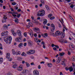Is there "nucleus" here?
<instances>
[{"instance_id": "nucleus-46", "label": "nucleus", "mask_w": 75, "mask_h": 75, "mask_svg": "<svg viewBox=\"0 0 75 75\" xmlns=\"http://www.w3.org/2000/svg\"><path fill=\"white\" fill-rule=\"evenodd\" d=\"M12 5H13V6H15V5H16V3L15 2H13L12 3Z\"/></svg>"}, {"instance_id": "nucleus-1", "label": "nucleus", "mask_w": 75, "mask_h": 75, "mask_svg": "<svg viewBox=\"0 0 75 75\" xmlns=\"http://www.w3.org/2000/svg\"><path fill=\"white\" fill-rule=\"evenodd\" d=\"M11 40H12V38L10 36H8L7 38H5L4 39V41H5L6 44H8V41L9 44H11Z\"/></svg>"}, {"instance_id": "nucleus-28", "label": "nucleus", "mask_w": 75, "mask_h": 75, "mask_svg": "<svg viewBox=\"0 0 75 75\" xmlns=\"http://www.w3.org/2000/svg\"><path fill=\"white\" fill-rule=\"evenodd\" d=\"M71 59L72 60V61H75V57L74 56H73L72 57Z\"/></svg>"}, {"instance_id": "nucleus-3", "label": "nucleus", "mask_w": 75, "mask_h": 75, "mask_svg": "<svg viewBox=\"0 0 75 75\" xmlns=\"http://www.w3.org/2000/svg\"><path fill=\"white\" fill-rule=\"evenodd\" d=\"M22 37L19 36L18 38H16L15 39L16 41V42H22Z\"/></svg>"}, {"instance_id": "nucleus-13", "label": "nucleus", "mask_w": 75, "mask_h": 75, "mask_svg": "<svg viewBox=\"0 0 75 75\" xmlns=\"http://www.w3.org/2000/svg\"><path fill=\"white\" fill-rule=\"evenodd\" d=\"M41 44H42V45H43V48H45V42H44V41H42L41 42Z\"/></svg>"}, {"instance_id": "nucleus-32", "label": "nucleus", "mask_w": 75, "mask_h": 75, "mask_svg": "<svg viewBox=\"0 0 75 75\" xmlns=\"http://www.w3.org/2000/svg\"><path fill=\"white\" fill-rule=\"evenodd\" d=\"M55 29V27H54V28H52V29H51V27H50V30L51 31L53 32L54 31V30Z\"/></svg>"}, {"instance_id": "nucleus-61", "label": "nucleus", "mask_w": 75, "mask_h": 75, "mask_svg": "<svg viewBox=\"0 0 75 75\" xmlns=\"http://www.w3.org/2000/svg\"><path fill=\"white\" fill-rule=\"evenodd\" d=\"M34 36L35 37H37V34L35 33V34L34 35Z\"/></svg>"}, {"instance_id": "nucleus-4", "label": "nucleus", "mask_w": 75, "mask_h": 75, "mask_svg": "<svg viewBox=\"0 0 75 75\" xmlns=\"http://www.w3.org/2000/svg\"><path fill=\"white\" fill-rule=\"evenodd\" d=\"M8 31H5V32H3L1 33V35L2 36L8 35Z\"/></svg>"}, {"instance_id": "nucleus-53", "label": "nucleus", "mask_w": 75, "mask_h": 75, "mask_svg": "<svg viewBox=\"0 0 75 75\" xmlns=\"http://www.w3.org/2000/svg\"><path fill=\"white\" fill-rule=\"evenodd\" d=\"M65 69L66 71H68V69H69V68H68V67H66L65 68Z\"/></svg>"}, {"instance_id": "nucleus-22", "label": "nucleus", "mask_w": 75, "mask_h": 75, "mask_svg": "<svg viewBox=\"0 0 75 75\" xmlns=\"http://www.w3.org/2000/svg\"><path fill=\"white\" fill-rule=\"evenodd\" d=\"M21 56H24V57H26L27 55L26 54H25L24 52H23L22 54H21Z\"/></svg>"}, {"instance_id": "nucleus-49", "label": "nucleus", "mask_w": 75, "mask_h": 75, "mask_svg": "<svg viewBox=\"0 0 75 75\" xmlns=\"http://www.w3.org/2000/svg\"><path fill=\"white\" fill-rule=\"evenodd\" d=\"M70 7H71V8H73L74 7V5H73V4L71 5V6H70Z\"/></svg>"}, {"instance_id": "nucleus-30", "label": "nucleus", "mask_w": 75, "mask_h": 75, "mask_svg": "<svg viewBox=\"0 0 75 75\" xmlns=\"http://www.w3.org/2000/svg\"><path fill=\"white\" fill-rule=\"evenodd\" d=\"M35 41L36 42H38V38H36L34 39Z\"/></svg>"}, {"instance_id": "nucleus-44", "label": "nucleus", "mask_w": 75, "mask_h": 75, "mask_svg": "<svg viewBox=\"0 0 75 75\" xmlns=\"http://www.w3.org/2000/svg\"><path fill=\"white\" fill-rule=\"evenodd\" d=\"M24 36H25V37H27V33H24Z\"/></svg>"}, {"instance_id": "nucleus-21", "label": "nucleus", "mask_w": 75, "mask_h": 75, "mask_svg": "<svg viewBox=\"0 0 75 75\" xmlns=\"http://www.w3.org/2000/svg\"><path fill=\"white\" fill-rule=\"evenodd\" d=\"M58 58V60L57 61V62L58 63H59L60 61H61V57H59Z\"/></svg>"}, {"instance_id": "nucleus-38", "label": "nucleus", "mask_w": 75, "mask_h": 75, "mask_svg": "<svg viewBox=\"0 0 75 75\" xmlns=\"http://www.w3.org/2000/svg\"><path fill=\"white\" fill-rule=\"evenodd\" d=\"M27 54H31V50H30L28 52H27Z\"/></svg>"}, {"instance_id": "nucleus-24", "label": "nucleus", "mask_w": 75, "mask_h": 75, "mask_svg": "<svg viewBox=\"0 0 75 75\" xmlns=\"http://www.w3.org/2000/svg\"><path fill=\"white\" fill-rule=\"evenodd\" d=\"M47 66L48 67H52V64L51 63H49L48 64Z\"/></svg>"}, {"instance_id": "nucleus-40", "label": "nucleus", "mask_w": 75, "mask_h": 75, "mask_svg": "<svg viewBox=\"0 0 75 75\" xmlns=\"http://www.w3.org/2000/svg\"><path fill=\"white\" fill-rule=\"evenodd\" d=\"M52 14H50L49 15H48V17L49 18H50V17H51V16H52Z\"/></svg>"}, {"instance_id": "nucleus-5", "label": "nucleus", "mask_w": 75, "mask_h": 75, "mask_svg": "<svg viewBox=\"0 0 75 75\" xmlns=\"http://www.w3.org/2000/svg\"><path fill=\"white\" fill-rule=\"evenodd\" d=\"M33 74L34 75H39V72L37 70H35L33 71Z\"/></svg>"}, {"instance_id": "nucleus-33", "label": "nucleus", "mask_w": 75, "mask_h": 75, "mask_svg": "<svg viewBox=\"0 0 75 75\" xmlns=\"http://www.w3.org/2000/svg\"><path fill=\"white\" fill-rule=\"evenodd\" d=\"M27 71H28L27 70L24 69L23 70V72L24 73H25V74H26L27 73Z\"/></svg>"}, {"instance_id": "nucleus-60", "label": "nucleus", "mask_w": 75, "mask_h": 75, "mask_svg": "<svg viewBox=\"0 0 75 75\" xmlns=\"http://www.w3.org/2000/svg\"><path fill=\"white\" fill-rule=\"evenodd\" d=\"M31 18H32V20H34L35 19H34V17L33 16H32L31 17Z\"/></svg>"}, {"instance_id": "nucleus-39", "label": "nucleus", "mask_w": 75, "mask_h": 75, "mask_svg": "<svg viewBox=\"0 0 75 75\" xmlns=\"http://www.w3.org/2000/svg\"><path fill=\"white\" fill-rule=\"evenodd\" d=\"M36 21V20L35 19H33V20H32V23H35V22Z\"/></svg>"}, {"instance_id": "nucleus-27", "label": "nucleus", "mask_w": 75, "mask_h": 75, "mask_svg": "<svg viewBox=\"0 0 75 75\" xmlns=\"http://www.w3.org/2000/svg\"><path fill=\"white\" fill-rule=\"evenodd\" d=\"M23 45V44L22 43H20L19 44L18 46L19 48H21V46H22Z\"/></svg>"}, {"instance_id": "nucleus-63", "label": "nucleus", "mask_w": 75, "mask_h": 75, "mask_svg": "<svg viewBox=\"0 0 75 75\" xmlns=\"http://www.w3.org/2000/svg\"><path fill=\"white\" fill-rule=\"evenodd\" d=\"M0 2L1 3H3V0H0Z\"/></svg>"}, {"instance_id": "nucleus-20", "label": "nucleus", "mask_w": 75, "mask_h": 75, "mask_svg": "<svg viewBox=\"0 0 75 75\" xmlns=\"http://www.w3.org/2000/svg\"><path fill=\"white\" fill-rule=\"evenodd\" d=\"M43 21V24L45 25V24H47V20L46 19H44Z\"/></svg>"}, {"instance_id": "nucleus-42", "label": "nucleus", "mask_w": 75, "mask_h": 75, "mask_svg": "<svg viewBox=\"0 0 75 75\" xmlns=\"http://www.w3.org/2000/svg\"><path fill=\"white\" fill-rule=\"evenodd\" d=\"M41 2L42 3V4H44V3H45L44 2V1L43 0H41Z\"/></svg>"}, {"instance_id": "nucleus-18", "label": "nucleus", "mask_w": 75, "mask_h": 75, "mask_svg": "<svg viewBox=\"0 0 75 75\" xmlns=\"http://www.w3.org/2000/svg\"><path fill=\"white\" fill-rule=\"evenodd\" d=\"M35 30H36V31H39L38 33H40V29H39V28H35Z\"/></svg>"}, {"instance_id": "nucleus-25", "label": "nucleus", "mask_w": 75, "mask_h": 75, "mask_svg": "<svg viewBox=\"0 0 75 75\" xmlns=\"http://www.w3.org/2000/svg\"><path fill=\"white\" fill-rule=\"evenodd\" d=\"M64 54H65V53L64 52L60 53L59 54V55L60 57L61 56H63V55H64Z\"/></svg>"}, {"instance_id": "nucleus-41", "label": "nucleus", "mask_w": 75, "mask_h": 75, "mask_svg": "<svg viewBox=\"0 0 75 75\" xmlns=\"http://www.w3.org/2000/svg\"><path fill=\"white\" fill-rule=\"evenodd\" d=\"M18 60H21V59H22V58L21 57H18Z\"/></svg>"}, {"instance_id": "nucleus-15", "label": "nucleus", "mask_w": 75, "mask_h": 75, "mask_svg": "<svg viewBox=\"0 0 75 75\" xmlns=\"http://www.w3.org/2000/svg\"><path fill=\"white\" fill-rule=\"evenodd\" d=\"M69 70L70 71V72H71L73 71L74 69L72 68V67H70L69 68Z\"/></svg>"}, {"instance_id": "nucleus-17", "label": "nucleus", "mask_w": 75, "mask_h": 75, "mask_svg": "<svg viewBox=\"0 0 75 75\" xmlns=\"http://www.w3.org/2000/svg\"><path fill=\"white\" fill-rule=\"evenodd\" d=\"M16 19L15 20V22L16 24H18V20L17 18H15Z\"/></svg>"}, {"instance_id": "nucleus-62", "label": "nucleus", "mask_w": 75, "mask_h": 75, "mask_svg": "<svg viewBox=\"0 0 75 75\" xmlns=\"http://www.w3.org/2000/svg\"><path fill=\"white\" fill-rule=\"evenodd\" d=\"M6 56H10V53H8L6 54Z\"/></svg>"}, {"instance_id": "nucleus-59", "label": "nucleus", "mask_w": 75, "mask_h": 75, "mask_svg": "<svg viewBox=\"0 0 75 75\" xmlns=\"http://www.w3.org/2000/svg\"><path fill=\"white\" fill-rule=\"evenodd\" d=\"M38 69H41V66H40V65H39L38 66Z\"/></svg>"}, {"instance_id": "nucleus-34", "label": "nucleus", "mask_w": 75, "mask_h": 75, "mask_svg": "<svg viewBox=\"0 0 75 75\" xmlns=\"http://www.w3.org/2000/svg\"><path fill=\"white\" fill-rule=\"evenodd\" d=\"M69 17L71 19L72 21L74 22V19H73V18H72V17H71V16L69 15Z\"/></svg>"}, {"instance_id": "nucleus-12", "label": "nucleus", "mask_w": 75, "mask_h": 75, "mask_svg": "<svg viewBox=\"0 0 75 75\" xmlns=\"http://www.w3.org/2000/svg\"><path fill=\"white\" fill-rule=\"evenodd\" d=\"M17 69L18 71H22V70H23V67L21 66H20Z\"/></svg>"}, {"instance_id": "nucleus-37", "label": "nucleus", "mask_w": 75, "mask_h": 75, "mask_svg": "<svg viewBox=\"0 0 75 75\" xmlns=\"http://www.w3.org/2000/svg\"><path fill=\"white\" fill-rule=\"evenodd\" d=\"M17 64H15L13 66V68H16V67H17Z\"/></svg>"}, {"instance_id": "nucleus-26", "label": "nucleus", "mask_w": 75, "mask_h": 75, "mask_svg": "<svg viewBox=\"0 0 75 75\" xmlns=\"http://www.w3.org/2000/svg\"><path fill=\"white\" fill-rule=\"evenodd\" d=\"M4 28L5 29H7L8 28V26H7L6 24L4 25Z\"/></svg>"}, {"instance_id": "nucleus-36", "label": "nucleus", "mask_w": 75, "mask_h": 75, "mask_svg": "<svg viewBox=\"0 0 75 75\" xmlns=\"http://www.w3.org/2000/svg\"><path fill=\"white\" fill-rule=\"evenodd\" d=\"M31 54H34L35 52V51L34 50H31Z\"/></svg>"}, {"instance_id": "nucleus-58", "label": "nucleus", "mask_w": 75, "mask_h": 75, "mask_svg": "<svg viewBox=\"0 0 75 75\" xmlns=\"http://www.w3.org/2000/svg\"><path fill=\"white\" fill-rule=\"evenodd\" d=\"M45 36H46V37H48V34H47V33H46L45 34Z\"/></svg>"}, {"instance_id": "nucleus-48", "label": "nucleus", "mask_w": 75, "mask_h": 75, "mask_svg": "<svg viewBox=\"0 0 75 75\" xmlns=\"http://www.w3.org/2000/svg\"><path fill=\"white\" fill-rule=\"evenodd\" d=\"M26 73H24L23 72H22L21 74V75H26Z\"/></svg>"}, {"instance_id": "nucleus-43", "label": "nucleus", "mask_w": 75, "mask_h": 75, "mask_svg": "<svg viewBox=\"0 0 75 75\" xmlns=\"http://www.w3.org/2000/svg\"><path fill=\"white\" fill-rule=\"evenodd\" d=\"M54 18H55V17H52L50 18V19L51 20H53V19H54Z\"/></svg>"}, {"instance_id": "nucleus-57", "label": "nucleus", "mask_w": 75, "mask_h": 75, "mask_svg": "<svg viewBox=\"0 0 75 75\" xmlns=\"http://www.w3.org/2000/svg\"><path fill=\"white\" fill-rule=\"evenodd\" d=\"M53 49L54 51H56V50H57V48H56V47H54Z\"/></svg>"}, {"instance_id": "nucleus-45", "label": "nucleus", "mask_w": 75, "mask_h": 75, "mask_svg": "<svg viewBox=\"0 0 75 75\" xmlns=\"http://www.w3.org/2000/svg\"><path fill=\"white\" fill-rule=\"evenodd\" d=\"M61 42H62V43H64L65 40H61Z\"/></svg>"}, {"instance_id": "nucleus-14", "label": "nucleus", "mask_w": 75, "mask_h": 75, "mask_svg": "<svg viewBox=\"0 0 75 75\" xmlns=\"http://www.w3.org/2000/svg\"><path fill=\"white\" fill-rule=\"evenodd\" d=\"M16 55H21V52L20 51H16Z\"/></svg>"}, {"instance_id": "nucleus-6", "label": "nucleus", "mask_w": 75, "mask_h": 75, "mask_svg": "<svg viewBox=\"0 0 75 75\" xmlns=\"http://www.w3.org/2000/svg\"><path fill=\"white\" fill-rule=\"evenodd\" d=\"M28 44L29 47H32L33 46V42L31 40H28Z\"/></svg>"}, {"instance_id": "nucleus-51", "label": "nucleus", "mask_w": 75, "mask_h": 75, "mask_svg": "<svg viewBox=\"0 0 75 75\" xmlns=\"http://www.w3.org/2000/svg\"><path fill=\"white\" fill-rule=\"evenodd\" d=\"M26 66L27 67H30V64L29 63L27 64H26Z\"/></svg>"}, {"instance_id": "nucleus-35", "label": "nucleus", "mask_w": 75, "mask_h": 75, "mask_svg": "<svg viewBox=\"0 0 75 75\" xmlns=\"http://www.w3.org/2000/svg\"><path fill=\"white\" fill-rule=\"evenodd\" d=\"M45 7H46V8L47 10H50V9H49V8H48V6L46 5Z\"/></svg>"}, {"instance_id": "nucleus-55", "label": "nucleus", "mask_w": 75, "mask_h": 75, "mask_svg": "<svg viewBox=\"0 0 75 75\" xmlns=\"http://www.w3.org/2000/svg\"><path fill=\"white\" fill-rule=\"evenodd\" d=\"M68 54L69 55H71V52L69 51H68Z\"/></svg>"}, {"instance_id": "nucleus-29", "label": "nucleus", "mask_w": 75, "mask_h": 75, "mask_svg": "<svg viewBox=\"0 0 75 75\" xmlns=\"http://www.w3.org/2000/svg\"><path fill=\"white\" fill-rule=\"evenodd\" d=\"M3 59L2 58H0V64H1L3 62Z\"/></svg>"}, {"instance_id": "nucleus-52", "label": "nucleus", "mask_w": 75, "mask_h": 75, "mask_svg": "<svg viewBox=\"0 0 75 75\" xmlns=\"http://www.w3.org/2000/svg\"><path fill=\"white\" fill-rule=\"evenodd\" d=\"M6 58L7 59H8L10 58V56H6Z\"/></svg>"}, {"instance_id": "nucleus-56", "label": "nucleus", "mask_w": 75, "mask_h": 75, "mask_svg": "<svg viewBox=\"0 0 75 75\" xmlns=\"http://www.w3.org/2000/svg\"><path fill=\"white\" fill-rule=\"evenodd\" d=\"M3 54V53L1 52V51L0 50V55H1Z\"/></svg>"}, {"instance_id": "nucleus-2", "label": "nucleus", "mask_w": 75, "mask_h": 75, "mask_svg": "<svg viewBox=\"0 0 75 75\" xmlns=\"http://www.w3.org/2000/svg\"><path fill=\"white\" fill-rule=\"evenodd\" d=\"M45 12L44 10H41L39 11L37 13V16L38 17H40V16H43L45 14Z\"/></svg>"}, {"instance_id": "nucleus-10", "label": "nucleus", "mask_w": 75, "mask_h": 75, "mask_svg": "<svg viewBox=\"0 0 75 75\" xmlns=\"http://www.w3.org/2000/svg\"><path fill=\"white\" fill-rule=\"evenodd\" d=\"M55 34L56 35H57V36H58L59 35H61V33L59 31H56Z\"/></svg>"}, {"instance_id": "nucleus-64", "label": "nucleus", "mask_w": 75, "mask_h": 75, "mask_svg": "<svg viewBox=\"0 0 75 75\" xmlns=\"http://www.w3.org/2000/svg\"><path fill=\"white\" fill-rule=\"evenodd\" d=\"M55 46V45L54 44H52V47H54Z\"/></svg>"}, {"instance_id": "nucleus-9", "label": "nucleus", "mask_w": 75, "mask_h": 75, "mask_svg": "<svg viewBox=\"0 0 75 75\" xmlns=\"http://www.w3.org/2000/svg\"><path fill=\"white\" fill-rule=\"evenodd\" d=\"M18 34L19 35V37H22L21 35V31H20L19 30H18L17 31Z\"/></svg>"}, {"instance_id": "nucleus-50", "label": "nucleus", "mask_w": 75, "mask_h": 75, "mask_svg": "<svg viewBox=\"0 0 75 75\" xmlns=\"http://www.w3.org/2000/svg\"><path fill=\"white\" fill-rule=\"evenodd\" d=\"M55 47H56L57 48H59V46L57 45H55Z\"/></svg>"}, {"instance_id": "nucleus-47", "label": "nucleus", "mask_w": 75, "mask_h": 75, "mask_svg": "<svg viewBox=\"0 0 75 75\" xmlns=\"http://www.w3.org/2000/svg\"><path fill=\"white\" fill-rule=\"evenodd\" d=\"M20 16H21V14H18L17 16V17H18V18H19V17H20Z\"/></svg>"}, {"instance_id": "nucleus-11", "label": "nucleus", "mask_w": 75, "mask_h": 75, "mask_svg": "<svg viewBox=\"0 0 75 75\" xmlns=\"http://www.w3.org/2000/svg\"><path fill=\"white\" fill-rule=\"evenodd\" d=\"M29 33L30 34V35L31 36V37H33V31L32 30H30L29 32Z\"/></svg>"}, {"instance_id": "nucleus-31", "label": "nucleus", "mask_w": 75, "mask_h": 75, "mask_svg": "<svg viewBox=\"0 0 75 75\" xmlns=\"http://www.w3.org/2000/svg\"><path fill=\"white\" fill-rule=\"evenodd\" d=\"M65 37V35L64 34H62V35H61V38H64Z\"/></svg>"}, {"instance_id": "nucleus-54", "label": "nucleus", "mask_w": 75, "mask_h": 75, "mask_svg": "<svg viewBox=\"0 0 75 75\" xmlns=\"http://www.w3.org/2000/svg\"><path fill=\"white\" fill-rule=\"evenodd\" d=\"M26 27L27 28H30V25H26Z\"/></svg>"}, {"instance_id": "nucleus-16", "label": "nucleus", "mask_w": 75, "mask_h": 75, "mask_svg": "<svg viewBox=\"0 0 75 75\" xmlns=\"http://www.w3.org/2000/svg\"><path fill=\"white\" fill-rule=\"evenodd\" d=\"M12 34H13V36H16V34L14 33V31L13 30H11Z\"/></svg>"}, {"instance_id": "nucleus-19", "label": "nucleus", "mask_w": 75, "mask_h": 75, "mask_svg": "<svg viewBox=\"0 0 75 75\" xmlns=\"http://www.w3.org/2000/svg\"><path fill=\"white\" fill-rule=\"evenodd\" d=\"M50 27H51V29H52L53 28H54V29H55V25L54 24H52L50 25Z\"/></svg>"}, {"instance_id": "nucleus-23", "label": "nucleus", "mask_w": 75, "mask_h": 75, "mask_svg": "<svg viewBox=\"0 0 75 75\" xmlns=\"http://www.w3.org/2000/svg\"><path fill=\"white\" fill-rule=\"evenodd\" d=\"M33 24L31 22H29L28 23V25L31 26V27H33Z\"/></svg>"}, {"instance_id": "nucleus-8", "label": "nucleus", "mask_w": 75, "mask_h": 75, "mask_svg": "<svg viewBox=\"0 0 75 75\" xmlns=\"http://www.w3.org/2000/svg\"><path fill=\"white\" fill-rule=\"evenodd\" d=\"M7 19V18L6 17H4L3 18V19H2V23H6V21H7L6 20V19Z\"/></svg>"}, {"instance_id": "nucleus-7", "label": "nucleus", "mask_w": 75, "mask_h": 75, "mask_svg": "<svg viewBox=\"0 0 75 75\" xmlns=\"http://www.w3.org/2000/svg\"><path fill=\"white\" fill-rule=\"evenodd\" d=\"M60 20V22H61V23L62 24L63 26L64 27L63 30L64 32L65 31V30H66V31H67V30H68V29H67V28H66V27H65V25H64V24H63V23H62V22H61V20Z\"/></svg>"}]
</instances>
